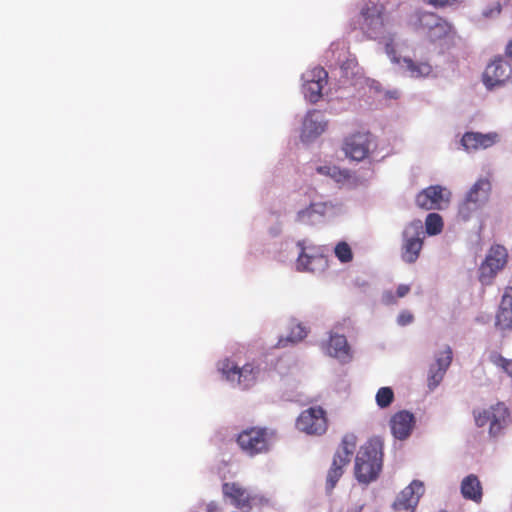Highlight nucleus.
<instances>
[{
    "label": "nucleus",
    "instance_id": "nucleus-1",
    "mask_svg": "<svg viewBox=\"0 0 512 512\" xmlns=\"http://www.w3.org/2000/svg\"><path fill=\"white\" fill-rule=\"evenodd\" d=\"M383 462V442L379 438H371L362 445L355 458L354 473L357 481L369 484L375 481Z\"/></svg>",
    "mask_w": 512,
    "mask_h": 512
},
{
    "label": "nucleus",
    "instance_id": "nucleus-2",
    "mask_svg": "<svg viewBox=\"0 0 512 512\" xmlns=\"http://www.w3.org/2000/svg\"><path fill=\"white\" fill-rule=\"evenodd\" d=\"M275 433L266 427L254 426L242 430L236 438L241 451L254 457L268 453L271 449Z\"/></svg>",
    "mask_w": 512,
    "mask_h": 512
},
{
    "label": "nucleus",
    "instance_id": "nucleus-3",
    "mask_svg": "<svg viewBox=\"0 0 512 512\" xmlns=\"http://www.w3.org/2000/svg\"><path fill=\"white\" fill-rule=\"evenodd\" d=\"M359 28L367 38H386L385 7L383 4L368 2L360 10Z\"/></svg>",
    "mask_w": 512,
    "mask_h": 512
},
{
    "label": "nucleus",
    "instance_id": "nucleus-4",
    "mask_svg": "<svg viewBox=\"0 0 512 512\" xmlns=\"http://www.w3.org/2000/svg\"><path fill=\"white\" fill-rule=\"evenodd\" d=\"M409 26L415 31L425 33L430 39L437 40L451 32L452 26L433 12L415 11L409 17Z\"/></svg>",
    "mask_w": 512,
    "mask_h": 512
},
{
    "label": "nucleus",
    "instance_id": "nucleus-5",
    "mask_svg": "<svg viewBox=\"0 0 512 512\" xmlns=\"http://www.w3.org/2000/svg\"><path fill=\"white\" fill-rule=\"evenodd\" d=\"M473 415L478 427L489 424V434L493 437L499 435L510 422L509 410L502 402H498L488 409L474 410Z\"/></svg>",
    "mask_w": 512,
    "mask_h": 512
},
{
    "label": "nucleus",
    "instance_id": "nucleus-6",
    "mask_svg": "<svg viewBox=\"0 0 512 512\" xmlns=\"http://www.w3.org/2000/svg\"><path fill=\"white\" fill-rule=\"evenodd\" d=\"M295 425L307 435L322 436L328 429L327 412L321 406L309 407L299 414Z\"/></svg>",
    "mask_w": 512,
    "mask_h": 512
},
{
    "label": "nucleus",
    "instance_id": "nucleus-7",
    "mask_svg": "<svg viewBox=\"0 0 512 512\" xmlns=\"http://www.w3.org/2000/svg\"><path fill=\"white\" fill-rule=\"evenodd\" d=\"M490 191L491 183L488 179L477 180L459 206V217L464 221L470 219L487 202Z\"/></svg>",
    "mask_w": 512,
    "mask_h": 512
},
{
    "label": "nucleus",
    "instance_id": "nucleus-8",
    "mask_svg": "<svg viewBox=\"0 0 512 512\" xmlns=\"http://www.w3.org/2000/svg\"><path fill=\"white\" fill-rule=\"evenodd\" d=\"M424 231L421 220H413L403 231L401 257L406 263L412 264L419 258L423 247Z\"/></svg>",
    "mask_w": 512,
    "mask_h": 512
},
{
    "label": "nucleus",
    "instance_id": "nucleus-9",
    "mask_svg": "<svg viewBox=\"0 0 512 512\" xmlns=\"http://www.w3.org/2000/svg\"><path fill=\"white\" fill-rule=\"evenodd\" d=\"M508 253L505 247L493 245L479 267L478 279L482 285H491L496 275L507 264Z\"/></svg>",
    "mask_w": 512,
    "mask_h": 512
},
{
    "label": "nucleus",
    "instance_id": "nucleus-10",
    "mask_svg": "<svg viewBox=\"0 0 512 512\" xmlns=\"http://www.w3.org/2000/svg\"><path fill=\"white\" fill-rule=\"evenodd\" d=\"M219 370L228 381L237 382L243 389L252 387L259 374V368L253 363H247L239 367L229 359L220 363Z\"/></svg>",
    "mask_w": 512,
    "mask_h": 512
},
{
    "label": "nucleus",
    "instance_id": "nucleus-11",
    "mask_svg": "<svg viewBox=\"0 0 512 512\" xmlns=\"http://www.w3.org/2000/svg\"><path fill=\"white\" fill-rule=\"evenodd\" d=\"M222 493L235 507L245 510L259 505L262 499L238 482H225Z\"/></svg>",
    "mask_w": 512,
    "mask_h": 512
},
{
    "label": "nucleus",
    "instance_id": "nucleus-12",
    "mask_svg": "<svg viewBox=\"0 0 512 512\" xmlns=\"http://www.w3.org/2000/svg\"><path fill=\"white\" fill-rule=\"evenodd\" d=\"M372 144L373 137L369 132H356L345 138L343 151L350 159L362 161L368 157Z\"/></svg>",
    "mask_w": 512,
    "mask_h": 512
},
{
    "label": "nucleus",
    "instance_id": "nucleus-13",
    "mask_svg": "<svg viewBox=\"0 0 512 512\" xmlns=\"http://www.w3.org/2000/svg\"><path fill=\"white\" fill-rule=\"evenodd\" d=\"M327 78L328 73L322 67H314L303 75V93L309 102L316 103L321 98Z\"/></svg>",
    "mask_w": 512,
    "mask_h": 512
},
{
    "label": "nucleus",
    "instance_id": "nucleus-14",
    "mask_svg": "<svg viewBox=\"0 0 512 512\" xmlns=\"http://www.w3.org/2000/svg\"><path fill=\"white\" fill-rule=\"evenodd\" d=\"M424 491V483L420 480H413L407 487L400 491L393 502V509L396 511L415 512Z\"/></svg>",
    "mask_w": 512,
    "mask_h": 512
},
{
    "label": "nucleus",
    "instance_id": "nucleus-15",
    "mask_svg": "<svg viewBox=\"0 0 512 512\" xmlns=\"http://www.w3.org/2000/svg\"><path fill=\"white\" fill-rule=\"evenodd\" d=\"M450 192L440 185L429 186L416 196V204L425 210L441 209L443 203L449 202Z\"/></svg>",
    "mask_w": 512,
    "mask_h": 512
},
{
    "label": "nucleus",
    "instance_id": "nucleus-16",
    "mask_svg": "<svg viewBox=\"0 0 512 512\" xmlns=\"http://www.w3.org/2000/svg\"><path fill=\"white\" fill-rule=\"evenodd\" d=\"M512 74V65L502 56H497L489 63L483 74V82L488 88L503 84Z\"/></svg>",
    "mask_w": 512,
    "mask_h": 512
},
{
    "label": "nucleus",
    "instance_id": "nucleus-17",
    "mask_svg": "<svg viewBox=\"0 0 512 512\" xmlns=\"http://www.w3.org/2000/svg\"><path fill=\"white\" fill-rule=\"evenodd\" d=\"M327 127L324 115L318 110L309 111L303 121L301 139L310 142L319 137Z\"/></svg>",
    "mask_w": 512,
    "mask_h": 512
},
{
    "label": "nucleus",
    "instance_id": "nucleus-18",
    "mask_svg": "<svg viewBox=\"0 0 512 512\" xmlns=\"http://www.w3.org/2000/svg\"><path fill=\"white\" fill-rule=\"evenodd\" d=\"M414 426L415 417L407 410L395 413L390 420L391 432L393 436L399 440L408 438Z\"/></svg>",
    "mask_w": 512,
    "mask_h": 512
},
{
    "label": "nucleus",
    "instance_id": "nucleus-19",
    "mask_svg": "<svg viewBox=\"0 0 512 512\" xmlns=\"http://www.w3.org/2000/svg\"><path fill=\"white\" fill-rule=\"evenodd\" d=\"M452 349L446 346L445 350L436 357V363L431 365L428 376V386L430 389L437 387L442 381L447 369L452 362Z\"/></svg>",
    "mask_w": 512,
    "mask_h": 512
},
{
    "label": "nucleus",
    "instance_id": "nucleus-20",
    "mask_svg": "<svg viewBox=\"0 0 512 512\" xmlns=\"http://www.w3.org/2000/svg\"><path fill=\"white\" fill-rule=\"evenodd\" d=\"M499 140V136L495 132L479 133L466 132L461 139V144L466 151H475L478 149H487Z\"/></svg>",
    "mask_w": 512,
    "mask_h": 512
},
{
    "label": "nucleus",
    "instance_id": "nucleus-21",
    "mask_svg": "<svg viewBox=\"0 0 512 512\" xmlns=\"http://www.w3.org/2000/svg\"><path fill=\"white\" fill-rule=\"evenodd\" d=\"M496 326L501 330L512 328V287H506L496 315Z\"/></svg>",
    "mask_w": 512,
    "mask_h": 512
},
{
    "label": "nucleus",
    "instance_id": "nucleus-22",
    "mask_svg": "<svg viewBox=\"0 0 512 512\" xmlns=\"http://www.w3.org/2000/svg\"><path fill=\"white\" fill-rule=\"evenodd\" d=\"M325 352L340 360L350 358V347L344 335L331 334L328 342L324 345Z\"/></svg>",
    "mask_w": 512,
    "mask_h": 512
},
{
    "label": "nucleus",
    "instance_id": "nucleus-23",
    "mask_svg": "<svg viewBox=\"0 0 512 512\" xmlns=\"http://www.w3.org/2000/svg\"><path fill=\"white\" fill-rule=\"evenodd\" d=\"M296 265L299 271L315 273L326 267L327 259L322 255H309L305 252V248L301 246V253L298 256Z\"/></svg>",
    "mask_w": 512,
    "mask_h": 512
},
{
    "label": "nucleus",
    "instance_id": "nucleus-24",
    "mask_svg": "<svg viewBox=\"0 0 512 512\" xmlns=\"http://www.w3.org/2000/svg\"><path fill=\"white\" fill-rule=\"evenodd\" d=\"M461 494L467 500L480 503L483 496V488L479 478L475 474L466 476L461 482Z\"/></svg>",
    "mask_w": 512,
    "mask_h": 512
},
{
    "label": "nucleus",
    "instance_id": "nucleus-25",
    "mask_svg": "<svg viewBox=\"0 0 512 512\" xmlns=\"http://www.w3.org/2000/svg\"><path fill=\"white\" fill-rule=\"evenodd\" d=\"M332 208L333 204L328 201L312 202L297 213V221L310 223L313 215L325 216Z\"/></svg>",
    "mask_w": 512,
    "mask_h": 512
},
{
    "label": "nucleus",
    "instance_id": "nucleus-26",
    "mask_svg": "<svg viewBox=\"0 0 512 512\" xmlns=\"http://www.w3.org/2000/svg\"><path fill=\"white\" fill-rule=\"evenodd\" d=\"M349 463L342 460V458L339 455H334L332 464L328 470L327 477H326V488L327 490L331 491L336 486L339 479L342 477L344 473V468Z\"/></svg>",
    "mask_w": 512,
    "mask_h": 512
},
{
    "label": "nucleus",
    "instance_id": "nucleus-27",
    "mask_svg": "<svg viewBox=\"0 0 512 512\" xmlns=\"http://www.w3.org/2000/svg\"><path fill=\"white\" fill-rule=\"evenodd\" d=\"M357 437L353 433H347L342 437L341 443L334 455H339L342 460L350 463L356 449Z\"/></svg>",
    "mask_w": 512,
    "mask_h": 512
},
{
    "label": "nucleus",
    "instance_id": "nucleus-28",
    "mask_svg": "<svg viewBox=\"0 0 512 512\" xmlns=\"http://www.w3.org/2000/svg\"><path fill=\"white\" fill-rule=\"evenodd\" d=\"M403 62L412 77H425L432 72V67L427 62H414L410 58H404Z\"/></svg>",
    "mask_w": 512,
    "mask_h": 512
},
{
    "label": "nucleus",
    "instance_id": "nucleus-29",
    "mask_svg": "<svg viewBox=\"0 0 512 512\" xmlns=\"http://www.w3.org/2000/svg\"><path fill=\"white\" fill-rule=\"evenodd\" d=\"M307 336V330L301 324H293L290 328L289 335L286 339H280L278 342L279 347H285L287 342L297 343Z\"/></svg>",
    "mask_w": 512,
    "mask_h": 512
},
{
    "label": "nucleus",
    "instance_id": "nucleus-30",
    "mask_svg": "<svg viewBox=\"0 0 512 512\" xmlns=\"http://www.w3.org/2000/svg\"><path fill=\"white\" fill-rule=\"evenodd\" d=\"M316 171L317 173L324 176H328L337 182H340L341 180L346 179L349 176L346 170H341L340 168L334 165L318 166L316 168Z\"/></svg>",
    "mask_w": 512,
    "mask_h": 512
},
{
    "label": "nucleus",
    "instance_id": "nucleus-31",
    "mask_svg": "<svg viewBox=\"0 0 512 512\" xmlns=\"http://www.w3.org/2000/svg\"><path fill=\"white\" fill-rule=\"evenodd\" d=\"M426 233L428 235L440 234L443 230V219L437 213H429L425 220Z\"/></svg>",
    "mask_w": 512,
    "mask_h": 512
},
{
    "label": "nucleus",
    "instance_id": "nucleus-32",
    "mask_svg": "<svg viewBox=\"0 0 512 512\" xmlns=\"http://www.w3.org/2000/svg\"><path fill=\"white\" fill-rule=\"evenodd\" d=\"M489 360L495 366L501 368L507 375L512 377V360L504 358L496 351L490 353Z\"/></svg>",
    "mask_w": 512,
    "mask_h": 512
},
{
    "label": "nucleus",
    "instance_id": "nucleus-33",
    "mask_svg": "<svg viewBox=\"0 0 512 512\" xmlns=\"http://www.w3.org/2000/svg\"><path fill=\"white\" fill-rule=\"evenodd\" d=\"M375 398L380 408H387L394 400V392L390 387H381L377 391Z\"/></svg>",
    "mask_w": 512,
    "mask_h": 512
},
{
    "label": "nucleus",
    "instance_id": "nucleus-34",
    "mask_svg": "<svg viewBox=\"0 0 512 512\" xmlns=\"http://www.w3.org/2000/svg\"><path fill=\"white\" fill-rule=\"evenodd\" d=\"M381 42L385 45V52L393 62L399 63L400 59L396 56V47L394 44L395 34L387 32L386 38H380Z\"/></svg>",
    "mask_w": 512,
    "mask_h": 512
},
{
    "label": "nucleus",
    "instance_id": "nucleus-35",
    "mask_svg": "<svg viewBox=\"0 0 512 512\" xmlns=\"http://www.w3.org/2000/svg\"><path fill=\"white\" fill-rule=\"evenodd\" d=\"M335 255L342 263H348L353 259V253L348 243L342 241L335 247Z\"/></svg>",
    "mask_w": 512,
    "mask_h": 512
},
{
    "label": "nucleus",
    "instance_id": "nucleus-36",
    "mask_svg": "<svg viewBox=\"0 0 512 512\" xmlns=\"http://www.w3.org/2000/svg\"><path fill=\"white\" fill-rule=\"evenodd\" d=\"M501 5L499 2H493L482 10V15L485 18H492L498 16L501 13Z\"/></svg>",
    "mask_w": 512,
    "mask_h": 512
},
{
    "label": "nucleus",
    "instance_id": "nucleus-37",
    "mask_svg": "<svg viewBox=\"0 0 512 512\" xmlns=\"http://www.w3.org/2000/svg\"><path fill=\"white\" fill-rule=\"evenodd\" d=\"M414 320V316L409 311H402L397 318V323L401 326H406L412 323Z\"/></svg>",
    "mask_w": 512,
    "mask_h": 512
},
{
    "label": "nucleus",
    "instance_id": "nucleus-38",
    "mask_svg": "<svg viewBox=\"0 0 512 512\" xmlns=\"http://www.w3.org/2000/svg\"><path fill=\"white\" fill-rule=\"evenodd\" d=\"M382 302L386 305H393L397 303V296L391 291H384L382 294Z\"/></svg>",
    "mask_w": 512,
    "mask_h": 512
},
{
    "label": "nucleus",
    "instance_id": "nucleus-39",
    "mask_svg": "<svg viewBox=\"0 0 512 512\" xmlns=\"http://www.w3.org/2000/svg\"><path fill=\"white\" fill-rule=\"evenodd\" d=\"M410 292V286L406 284H400L396 290L397 298H403Z\"/></svg>",
    "mask_w": 512,
    "mask_h": 512
},
{
    "label": "nucleus",
    "instance_id": "nucleus-40",
    "mask_svg": "<svg viewBox=\"0 0 512 512\" xmlns=\"http://www.w3.org/2000/svg\"><path fill=\"white\" fill-rule=\"evenodd\" d=\"M505 57L512 60V39L507 43L505 47Z\"/></svg>",
    "mask_w": 512,
    "mask_h": 512
},
{
    "label": "nucleus",
    "instance_id": "nucleus-41",
    "mask_svg": "<svg viewBox=\"0 0 512 512\" xmlns=\"http://www.w3.org/2000/svg\"><path fill=\"white\" fill-rule=\"evenodd\" d=\"M439 512H447V511H446V510H441V511H439Z\"/></svg>",
    "mask_w": 512,
    "mask_h": 512
}]
</instances>
